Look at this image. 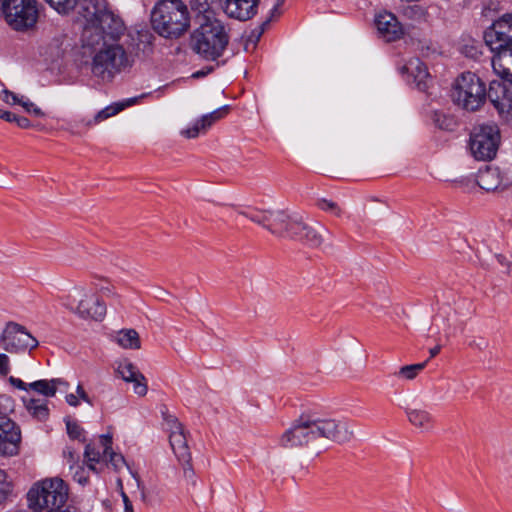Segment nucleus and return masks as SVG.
I'll use <instances>...</instances> for the list:
<instances>
[{
  "instance_id": "1",
  "label": "nucleus",
  "mask_w": 512,
  "mask_h": 512,
  "mask_svg": "<svg viewBox=\"0 0 512 512\" xmlns=\"http://www.w3.org/2000/svg\"><path fill=\"white\" fill-rule=\"evenodd\" d=\"M353 436V429L343 420L317 412H304L282 433L279 445L284 449L303 450L317 456L331 443L344 444Z\"/></svg>"
},
{
  "instance_id": "2",
  "label": "nucleus",
  "mask_w": 512,
  "mask_h": 512,
  "mask_svg": "<svg viewBox=\"0 0 512 512\" xmlns=\"http://www.w3.org/2000/svg\"><path fill=\"white\" fill-rule=\"evenodd\" d=\"M151 39L152 35L147 31H137L129 33L123 43L100 44L92 58V74L103 81H111L116 74L132 66L134 56L140 51L150 49Z\"/></svg>"
},
{
  "instance_id": "3",
  "label": "nucleus",
  "mask_w": 512,
  "mask_h": 512,
  "mask_svg": "<svg viewBox=\"0 0 512 512\" xmlns=\"http://www.w3.org/2000/svg\"><path fill=\"white\" fill-rule=\"evenodd\" d=\"M79 15L85 20L82 31L84 46L118 43L126 31L123 20L108 9L106 0H82Z\"/></svg>"
},
{
  "instance_id": "4",
  "label": "nucleus",
  "mask_w": 512,
  "mask_h": 512,
  "mask_svg": "<svg viewBox=\"0 0 512 512\" xmlns=\"http://www.w3.org/2000/svg\"><path fill=\"white\" fill-rule=\"evenodd\" d=\"M198 27L190 34L189 47L206 61H216L225 52L229 41V31L224 22L212 10H205L197 17Z\"/></svg>"
},
{
  "instance_id": "5",
  "label": "nucleus",
  "mask_w": 512,
  "mask_h": 512,
  "mask_svg": "<svg viewBox=\"0 0 512 512\" xmlns=\"http://www.w3.org/2000/svg\"><path fill=\"white\" fill-rule=\"evenodd\" d=\"M151 24L160 36L177 39L190 27L188 7L181 0H160L151 12Z\"/></svg>"
},
{
  "instance_id": "6",
  "label": "nucleus",
  "mask_w": 512,
  "mask_h": 512,
  "mask_svg": "<svg viewBox=\"0 0 512 512\" xmlns=\"http://www.w3.org/2000/svg\"><path fill=\"white\" fill-rule=\"evenodd\" d=\"M455 105L470 112L477 111L488 99V90L479 76L472 72L460 74L451 89Z\"/></svg>"
},
{
  "instance_id": "7",
  "label": "nucleus",
  "mask_w": 512,
  "mask_h": 512,
  "mask_svg": "<svg viewBox=\"0 0 512 512\" xmlns=\"http://www.w3.org/2000/svg\"><path fill=\"white\" fill-rule=\"evenodd\" d=\"M1 11L12 30L26 32L38 21L39 4L37 0H3Z\"/></svg>"
},
{
  "instance_id": "8",
  "label": "nucleus",
  "mask_w": 512,
  "mask_h": 512,
  "mask_svg": "<svg viewBox=\"0 0 512 512\" xmlns=\"http://www.w3.org/2000/svg\"><path fill=\"white\" fill-rule=\"evenodd\" d=\"M276 236L300 242L310 248H318L324 241L322 233L317 227L309 224L302 216L289 212H287Z\"/></svg>"
},
{
  "instance_id": "9",
  "label": "nucleus",
  "mask_w": 512,
  "mask_h": 512,
  "mask_svg": "<svg viewBox=\"0 0 512 512\" xmlns=\"http://www.w3.org/2000/svg\"><path fill=\"white\" fill-rule=\"evenodd\" d=\"M500 144V131L496 125H480L470 136V151L479 161H490L497 153Z\"/></svg>"
},
{
  "instance_id": "10",
  "label": "nucleus",
  "mask_w": 512,
  "mask_h": 512,
  "mask_svg": "<svg viewBox=\"0 0 512 512\" xmlns=\"http://www.w3.org/2000/svg\"><path fill=\"white\" fill-rule=\"evenodd\" d=\"M38 344L37 339L24 326L12 321L6 324L0 335V345L9 353H21L26 350H32Z\"/></svg>"
},
{
  "instance_id": "11",
  "label": "nucleus",
  "mask_w": 512,
  "mask_h": 512,
  "mask_svg": "<svg viewBox=\"0 0 512 512\" xmlns=\"http://www.w3.org/2000/svg\"><path fill=\"white\" fill-rule=\"evenodd\" d=\"M76 297L79 298V301L74 312L80 317L91 318L96 321H101L105 317L106 305L104 301L84 286L74 287L72 294L67 296V300L72 303Z\"/></svg>"
},
{
  "instance_id": "12",
  "label": "nucleus",
  "mask_w": 512,
  "mask_h": 512,
  "mask_svg": "<svg viewBox=\"0 0 512 512\" xmlns=\"http://www.w3.org/2000/svg\"><path fill=\"white\" fill-rule=\"evenodd\" d=\"M487 46L494 50L512 49V13L503 15L484 32Z\"/></svg>"
},
{
  "instance_id": "13",
  "label": "nucleus",
  "mask_w": 512,
  "mask_h": 512,
  "mask_svg": "<svg viewBox=\"0 0 512 512\" xmlns=\"http://www.w3.org/2000/svg\"><path fill=\"white\" fill-rule=\"evenodd\" d=\"M476 181L488 192L503 191L512 186V169L487 166L479 171Z\"/></svg>"
},
{
  "instance_id": "14",
  "label": "nucleus",
  "mask_w": 512,
  "mask_h": 512,
  "mask_svg": "<svg viewBox=\"0 0 512 512\" xmlns=\"http://www.w3.org/2000/svg\"><path fill=\"white\" fill-rule=\"evenodd\" d=\"M488 99L503 120L512 125V88L499 80H492L488 89Z\"/></svg>"
},
{
  "instance_id": "15",
  "label": "nucleus",
  "mask_w": 512,
  "mask_h": 512,
  "mask_svg": "<svg viewBox=\"0 0 512 512\" xmlns=\"http://www.w3.org/2000/svg\"><path fill=\"white\" fill-rule=\"evenodd\" d=\"M20 442V428L0 411V455L18 454Z\"/></svg>"
},
{
  "instance_id": "16",
  "label": "nucleus",
  "mask_w": 512,
  "mask_h": 512,
  "mask_svg": "<svg viewBox=\"0 0 512 512\" xmlns=\"http://www.w3.org/2000/svg\"><path fill=\"white\" fill-rule=\"evenodd\" d=\"M169 442L177 460L183 466L184 476L192 478L194 475L191 465L192 457L187 444L184 428L172 430L169 435Z\"/></svg>"
},
{
  "instance_id": "17",
  "label": "nucleus",
  "mask_w": 512,
  "mask_h": 512,
  "mask_svg": "<svg viewBox=\"0 0 512 512\" xmlns=\"http://www.w3.org/2000/svg\"><path fill=\"white\" fill-rule=\"evenodd\" d=\"M288 211L282 209H253L250 220L277 235Z\"/></svg>"
},
{
  "instance_id": "18",
  "label": "nucleus",
  "mask_w": 512,
  "mask_h": 512,
  "mask_svg": "<svg viewBox=\"0 0 512 512\" xmlns=\"http://www.w3.org/2000/svg\"><path fill=\"white\" fill-rule=\"evenodd\" d=\"M260 0H225L224 12L230 18L247 21L258 11Z\"/></svg>"
},
{
  "instance_id": "19",
  "label": "nucleus",
  "mask_w": 512,
  "mask_h": 512,
  "mask_svg": "<svg viewBox=\"0 0 512 512\" xmlns=\"http://www.w3.org/2000/svg\"><path fill=\"white\" fill-rule=\"evenodd\" d=\"M375 25L379 35L387 42L395 41L403 35L401 24L390 12L379 13L375 18Z\"/></svg>"
},
{
  "instance_id": "20",
  "label": "nucleus",
  "mask_w": 512,
  "mask_h": 512,
  "mask_svg": "<svg viewBox=\"0 0 512 512\" xmlns=\"http://www.w3.org/2000/svg\"><path fill=\"white\" fill-rule=\"evenodd\" d=\"M401 74H408L420 91L427 89L426 80L429 73L425 64L419 58H411L400 68Z\"/></svg>"
},
{
  "instance_id": "21",
  "label": "nucleus",
  "mask_w": 512,
  "mask_h": 512,
  "mask_svg": "<svg viewBox=\"0 0 512 512\" xmlns=\"http://www.w3.org/2000/svg\"><path fill=\"white\" fill-rule=\"evenodd\" d=\"M144 97H145V94H142L139 97L129 98V99H126L124 101H121V102L109 105V106L105 107L104 109L100 110L94 116L93 120H90L87 123V125L91 126V125L98 124V123H100V122H102V121H104V120H106V119H108V118L118 114L119 112H121L125 108L130 107V106L136 104L138 99H141V98H144Z\"/></svg>"
},
{
  "instance_id": "22",
  "label": "nucleus",
  "mask_w": 512,
  "mask_h": 512,
  "mask_svg": "<svg viewBox=\"0 0 512 512\" xmlns=\"http://www.w3.org/2000/svg\"><path fill=\"white\" fill-rule=\"evenodd\" d=\"M23 403L29 415L38 421H46L49 417L48 400L23 397Z\"/></svg>"
},
{
  "instance_id": "23",
  "label": "nucleus",
  "mask_w": 512,
  "mask_h": 512,
  "mask_svg": "<svg viewBox=\"0 0 512 512\" xmlns=\"http://www.w3.org/2000/svg\"><path fill=\"white\" fill-rule=\"evenodd\" d=\"M406 415L408 421L416 428L423 431H429L434 426L432 415L425 409H407Z\"/></svg>"
},
{
  "instance_id": "24",
  "label": "nucleus",
  "mask_w": 512,
  "mask_h": 512,
  "mask_svg": "<svg viewBox=\"0 0 512 512\" xmlns=\"http://www.w3.org/2000/svg\"><path fill=\"white\" fill-rule=\"evenodd\" d=\"M99 443L103 449V458L109 457V463L116 471L125 465L124 457L112 450V437L110 435H101Z\"/></svg>"
},
{
  "instance_id": "25",
  "label": "nucleus",
  "mask_w": 512,
  "mask_h": 512,
  "mask_svg": "<svg viewBox=\"0 0 512 512\" xmlns=\"http://www.w3.org/2000/svg\"><path fill=\"white\" fill-rule=\"evenodd\" d=\"M115 341L124 349L138 350L141 348V341L135 329H122L115 336Z\"/></svg>"
},
{
  "instance_id": "26",
  "label": "nucleus",
  "mask_w": 512,
  "mask_h": 512,
  "mask_svg": "<svg viewBox=\"0 0 512 512\" xmlns=\"http://www.w3.org/2000/svg\"><path fill=\"white\" fill-rule=\"evenodd\" d=\"M65 382L61 379H51V380H38L32 383H29V389L45 396V397H53L57 392L58 385L64 384Z\"/></svg>"
},
{
  "instance_id": "27",
  "label": "nucleus",
  "mask_w": 512,
  "mask_h": 512,
  "mask_svg": "<svg viewBox=\"0 0 512 512\" xmlns=\"http://www.w3.org/2000/svg\"><path fill=\"white\" fill-rule=\"evenodd\" d=\"M429 360L422 363L404 365L395 372V376L399 379L412 381L425 369Z\"/></svg>"
},
{
  "instance_id": "28",
  "label": "nucleus",
  "mask_w": 512,
  "mask_h": 512,
  "mask_svg": "<svg viewBox=\"0 0 512 512\" xmlns=\"http://www.w3.org/2000/svg\"><path fill=\"white\" fill-rule=\"evenodd\" d=\"M116 372L125 382H130L136 375L141 373L138 368L128 360L119 362Z\"/></svg>"
},
{
  "instance_id": "29",
  "label": "nucleus",
  "mask_w": 512,
  "mask_h": 512,
  "mask_svg": "<svg viewBox=\"0 0 512 512\" xmlns=\"http://www.w3.org/2000/svg\"><path fill=\"white\" fill-rule=\"evenodd\" d=\"M92 286L97 292L107 297H112L115 299H118L120 297L115 289V286L105 278H96L92 282Z\"/></svg>"
},
{
  "instance_id": "30",
  "label": "nucleus",
  "mask_w": 512,
  "mask_h": 512,
  "mask_svg": "<svg viewBox=\"0 0 512 512\" xmlns=\"http://www.w3.org/2000/svg\"><path fill=\"white\" fill-rule=\"evenodd\" d=\"M230 107L228 105L222 106L211 113L202 116V128H210L216 121L222 119L229 112Z\"/></svg>"
},
{
  "instance_id": "31",
  "label": "nucleus",
  "mask_w": 512,
  "mask_h": 512,
  "mask_svg": "<svg viewBox=\"0 0 512 512\" xmlns=\"http://www.w3.org/2000/svg\"><path fill=\"white\" fill-rule=\"evenodd\" d=\"M84 457L87 462L88 469L97 473L98 470L94 463H98L100 459L103 458V452L101 453L94 445L87 444L84 451Z\"/></svg>"
},
{
  "instance_id": "32",
  "label": "nucleus",
  "mask_w": 512,
  "mask_h": 512,
  "mask_svg": "<svg viewBox=\"0 0 512 512\" xmlns=\"http://www.w3.org/2000/svg\"><path fill=\"white\" fill-rule=\"evenodd\" d=\"M432 121L435 126L441 130H453L456 125V122L452 116L439 111H435L433 113Z\"/></svg>"
},
{
  "instance_id": "33",
  "label": "nucleus",
  "mask_w": 512,
  "mask_h": 512,
  "mask_svg": "<svg viewBox=\"0 0 512 512\" xmlns=\"http://www.w3.org/2000/svg\"><path fill=\"white\" fill-rule=\"evenodd\" d=\"M79 0H46V2L60 14L72 11Z\"/></svg>"
},
{
  "instance_id": "34",
  "label": "nucleus",
  "mask_w": 512,
  "mask_h": 512,
  "mask_svg": "<svg viewBox=\"0 0 512 512\" xmlns=\"http://www.w3.org/2000/svg\"><path fill=\"white\" fill-rule=\"evenodd\" d=\"M493 52H496V55L492 58L491 61L494 72L508 81V78H510V76L507 75L504 71H502L509 66L506 65L501 59L502 52H504V50H494Z\"/></svg>"
},
{
  "instance_id": "35",
  "label": "nucleus",
  "mask_w": 512,
  "mask_h": 512,
  "mask_svg": "<svg viewBox=\"0 0 512 512\" xmlns=\"http://www.w3.org/2000/svg\"><path fill=\"white\" fill-rule=\"evenodd\" d=\"M129 383H133L134 393L137 394L138 396L143 397L147 394V380L142 373L136 375V377L132 379Z\"/></svg>"
},
{
  "instance_id": "36",
  "label": "nucleus",
  "mask_w": 512,
  "mask_h": 512,
  "mask_svg": "<svg viewBox=\"0 0 512 512\" xmlns=\"http://www.w3.org/2000/svg\"><path fill=\"white\" fill-rule=\"evenodd\" d=\"M426 14V10L420 5H411L404 9V15L414 21L423 20Z\"/></svg>"
},
{
  "instance_id": "37",
  "label": "nucleus",
  "mask_w": 512,
  "mask_h": 512,
  "mask_svg": "<svg viewBox=\"0 0 512 512\" xmlns=\"http://www.w3.org/2000/svg\"><path fill=\"white\" fill-rule=\"evenodd\" d=\"M13 485L7 473L0 470V499L5 500L12 493Z\"/></svg>"
},
{
  "instance_id": "38",
  "label": "nucleus",
  "mask_w": 512,
  "mask_h": 512,
  "mask_svg": "<svg viewBox=\"0 0 512 512\" xmlns=\"http://www.w3.org/2000/svg\"><path fill=\"white\" fill-rule=\"evenodd\" d=\"M202 117L197 120L192 127L184 129L181 131V135L188 138L193 139L199 136L200 133L206 132L209 128H202Z\"/></svg>"
},
{
  "instance_id": "39",
  "label": "nucleus",
  "mask_w": 512,
  "mask_h": 512,
  "mask_svg": "<svg viewBox=\"0 0 512 512\" xmlns=\"http://www.w3.org/2000/svg\"><path fill=\"white\" fill-rule=\"evenodd\" d=\"M318 207L323 211L330 212L337 217L341 216L342 210L339 208L336 202L328 199H320L317 203Z\"/></svg>"
},
{
  "instance_id": "40",
  "label": "nucleus",
  "mask_w": 512,
  "mask_h": 512,
  "mask_svg": "<svg viewBox=\"0 0 512 512\" xmlns=\"http://www.w3.org/2000/svg\"><path fill=\"white\" fill-rule=\"evenodd\" d=\"M64 53L65 49L62 48L58 41L51 43L47 49V54L51 58L52 62H56L58 59L62 58Z\"/></svg>"
},
{
  "instance_id": "41",
  "label": "nucleus",
  "mask_w": 512,
  "mask_h": 512,
  "mask_svg": "<svg viewBox=\"0 0 512 512\" xmlns=\"http://www.w3.org/2000/svg\"><path fill=\"white\" fill-rule=\"evenodd\" d=\"M19 105H21L24 108V110L29 114H32L36 117L44 116V112L39 107H37L33 102H31L29 100H24L22 98Z\"/></svg>"
},
{
  "instance_id": "42",
  "label": "nucleus",
  "mask_w": 512,
  "mask_h": 512,
  "mask_svg": "<svg viewBox=\"0 0 512 512\" xmlns=\"http://www.w3.org/2000/svg\"><path fill=\"white\" fill-rule=\"evenodd\" d=\"M501 59L506 65H509L503 71L510 76V78H508V82L512 84V48L510 50H504V52H502Z\"/></svg>"
},
{
  "instance_id": "43",
  "label": "nucleus",
  "mask_w": 512,
  "mask_h": 512,
  "mask_svg": "<svg viewBox=\"0 0 512 512\" xmlns=\"http://www.w3.org/2000/svg\"><path fill=\"white\" fill-rule=\"evenodd\" d=\"M67 433L72 439H79L82 433V428L75 422L66 421Z\"/></svg>"
},
{
  "instance_id": "44",
  "label": "nucleus",
  "mask_w": 512,
  "mask_h": 512,
  "mask_svg": "<svg viewBox=\"0 0 512 512\" xmlns=\"http://www.w3.org/2000/svg\"><path fill=\"white\" fill-rule=\"evenodd\" d=\"M495 259L498 264L504 269L503 273L510 275L512 262L503 254H495Z\"/></svg>"
},
{
  "instance_id": "45",
  "label": "nucleus",
  "mask_w": 512,
  "mask_h": 512,
  "mask_svg": "<svg viewBox=\"0 0 512 512\" xmlns=\"http://www.w3.org/2000/svg\"><path fill=\"white\" fill-rule=\"evenodd\" d=\"M280 14V7L274 5V7L270 11V17L261 24L259 35H261L265 31V29L269 26L271 20L275 17H278Z\"/></svg>"
},
{
  "instance_id": "46",
  "label": "nucleus",
  "mask_w": 512,
  "mask_h": 512,
  "mask_svg": "<svg viewBox=\"0 0 512 512\" xmlns=\"http://www.w3.org/2000/svg\"><path fill=\"white\" fill-rule=\"evenodd\" d=\"M9 371V357L6 354L0 353V375L6 376Z\"/></svg>"
},
{
  "instance_id": "47",
  "label": "nucleus",
  "mask_w": 512,
  "mask_h": 512,
  "mask_svg": "<svg viewBox=\"0 0 512 512\" xmlns=\"http://www.w3.org/2000/svg\"><path fill=\"white\" fill-rule=\"evenodd\" d=\"M3 100L8 104H19L22 98H19L15 93L4 90Z\"/></svg>"
},
{
  "instance_id": "48",
  "label": "nucleus",
  "mask_w": 512,
  "mask_h": 512,
  "mask_svg": "<svg viewBox=\"0 0 512 512\" xmlns=\"http://www.w3.org/2000/svg\"><path fill=\"white\" fill-rule=\"evenodd\" d=\"M74 480L77 481L81 485H85L88 483V477L85 475V470L82 467H79L73 476Z\"/></svg>"
},
{
  "instance_id": "49",
  "label": "nucleus",
  "mask_w": 512,
  "mask_h": 512,
  "mask_svg": "<svg viewBox=\"0 0 512 512\" xmlns=\"http://www.w3.org/2000/svg\"><path fill=\"white\" fill-rule=\"evenodd\" d=\"M167 425L169 426L170 432L172 430H179L184 428L183 425L178 421V419L174 416H168L166 418Z\"/></svg>"
},
{
  "instance_id": "50",
  "label": "nucleus",
  "mask_w": 512,
  "mask_h": 512,
  "mask_svg": "<svg viewBox=\"0 0 512 512\" xmlns=\"http://www.w3.org/2000/svg\"><path fill=\"white\" fill-rule=\"evenodd\" d=\"M9 382L16 388L20 389V390H28L29 389V384H26L25 382H23L21 379L19 378H15L13 376H11L9 378Z\"/></svg>"
},
{
  "instance_id": "51",
  "label": "nucleus",
  "mask_w": 512,
  "mask_h": 512,
  "mask_svg": "<svg viewBox=\"0 0 512 512\" xmlns=\"http://www.w3.org/2000/svg\"><path fill=\"white\" fill-rule=\"evenodd\" d=\"M14 123H16L18 127L23 128V129H27V128L31 127L30 120L28 118L22 117V116L16 115Z\"/></svg>"
},
{
  "instance_id": "52",
  "label": "nucleus",
  "mask_w": 512,
  "mask_h": 512,
  "mask_svg": "<svg viewBox=\"0 0 512 512\" xmlns=\"http://www.w3.org/2000/svg\"><path fill=\"white\" fill-rule=\"evenodd\" d=\"M76 393L77 395L83 400L85 401L86 403L92 405V401L91 399L89 398V396L87 395V393L85 392L83 386L81 384H79L76 388Z\"/></svg>"
},
{
  "instance_id": "53",
  "label": "nucleus",
  "mask_w": 512,
  "mask_h": 512,
  "mask_svg": "<svg viewBox=\"0 0 512 512\" xmlns=\"http://www.w3.org/2000/svg\"><path fill=\"white\" fill-rule=\"evenodd\" d=\"M15 118H16V114L0 109V119H3L7 122L14 123Z\"/></svg>"
},
{
  "instance_id": "54",
  "label": "nucleus",
  "mask_w": 512,
  "mask_h": 512,
  "mask_svg": "<svg viewBox=\"0 0 512 512\" xmlns=\"http://www.w3.org/2000/svg\"><path fill=\"white\" fill-rule=\"evenodd\" d=\"M121 496H122L123 503H124V512H134L132 503L123 490L121 491Z\"/></svg>"
},
{
  "instance_id": "55",
  "label": "nucleus",
  "mask_w": 512,
  "mask_h": 512,
  "mask_svg": "<svg viewBox=\"0 0 512 512\" xmlns=\"http://www.w3.org/2000/svg\"><path fill=\"white\" fill-rule=\"evenodd\" d=\"M155 296L160 300H165L168 296H170V293L162 287H157L155 289Z\"/></svg>"
},
{
  "instance_id": "56",
  "label": "nucleus",
  "mask_w": 512,
  "mask_h": 512,
  "mask_svg": "<svg viewBox=\"0 0 512 512\" xmlns=\"http://www.w3.org/2000/svg\"><path fill=\"white\" fill-rule=\"evenodd\" d=\"M66 401L70 406L76 407L79 405L78 397L74 394H68L66 396Z\"/></svg>"
},
{
  "instance_id": "57",
  "label": "nucleus",
  "mask_w": 512,
  "mask_h": 512,
  "mask_svg": "<svg viewBox=\"0 0 512 512\" xmlns=\"http://www.w3.org/2000/svg\"><path fill=\"white\" fill-rule=\"evenodd\" d=\"M212 71H213V67H209L207 70H199L193 74V77L200 78V77L206 76L207 74H209Z\"/></svg>"
},
{
  "instance_id": "58",
  "label": "nucleus",
  "mask_w": 512,
  "mask_h": 512,
  "mask_svg": "<svg viewBox=\"0 0 512 512\" xmlns=\"http://www.w3.org/2000/svg\"><path fill=\"white\" fill-rule=\"evenodd\" d=\"M440 350H441V346H440V345H437V346H435V347L431 348V349L429 350L430 358H433V357H435L436 355H438V354H439V352H440Z\"/></svg>"
},
{
  "instance_id": "59",
  "label": "nucleus",
  "mask_w": 512,
  "mask_h": 512,
  "mask_svg": "<svg viewBox=\"0 0 512 512\" xmlns=\"http://www.w3.org/2000/svg\"><path fill=\"white\" fill-rule=\"evenodd\" d=\"M206 6H207V3H206V1L204 0V2H203V3H200V2H199V3H198V5H197L196 7H195V6H192V9H197V10L199 11V13H201V12H203V13H204V9H205V10H208V9L206 8Z\"/></svg>"
},
{
  "instance_id": "60",
  "label": "nucleus",
  "mask_w": 512,
  "mask_h": 512,
  "mask_svg": "<svg viewBox=\"0 0 512 512\" xmlns=\"http://www.w3.org/2000/svg\"><path fill=\"white\" fill-rule=\"evenodd\" d=\"M65 455H67L69 462H74V452L71 450L65 451Z\"/></svg>"
},
{
  "instance_id": "61",
  "label": "nucleus",
  "mask_w": 512,
  "mask_h": 512,
  "mask_svg": "<svg viewBox=\"0 0 512 512\" xmlns=\"http://www.w3.org/2000/svg\"><path fill=\"white\" fill-rule=\"evenodd\" d=\"M239 215L243 216V217H246L250 220V216L249 215H252V210L251 211H245V210H241L238 212Z\"/></svg>"
},
{
  "instance_id": "62",
  "label": "nucleus",
  "mask_w": 512,
  "mask_h": 512,
  "mask_svg": "<svg viewBox=\"0 0 512 512\" xmlns=\"http://www.w3.org/2000/svg\"><path fill=\"white\" fill-rule=\"evenodd\" d=\"M285 0H276L275 6L281 7L284 4Z\"/></svg>"
},
{
  "instance_id": "63",
  "label": "nucleus",
  "mask_w": 512,
  "mask_h": 512,
  "mask_svg": "<svg viewBox=\"0 0 512 512\" xmlns=\"http://www.w3.org/2000/svg\"><path fill=\"white\" fill-rule=\"evenodd\" d=\"M117 486L122 487V481L120 479L118 480Z\"/></svg>"
},
{
  "instance_id": "64",
  "label": "nucleus",
  "mask_w": 512,
  "mask_h": 512,
  "mask_svg": "<svg viewBox=\"0 0 512 512\" xmlns=\"http://www.w3.org/2000/svg\"><path fill=\"white\" fill-rule=\"evenodd\" d=\"M3 501V499H0V503Z\"/></svg>"
}]
</instances>
